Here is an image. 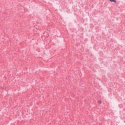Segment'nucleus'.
I'll use <instances>...</instances> for the list:
<instances>
[{"mask_svg":"<svg viewBox=\"0 0 125 125\" xmlns=\"http://www.w3.org/2000/svg\"><path fill=\"white\" fill-rule=\"evenodd\" d=\"M109 1H111V2H115V3H116V2H117V1H116V0H109Z\"/></svg>","mask_w":125,"mask_h":125,"instance_id":"1","label":"nucleus"},{"mask_svg":"<svg viewBox=\"0 0 125 125\" xmlns=\"http://www.w3.org/2000/svg\"><path fill=\"white\" fill-rule=\"evenodd\" d=\"M98 103H99V104H101V103H102V102L101 101V100H99L98 101Z\"/></svg>","mask_w":125,"mask_h":125,"instance_id":"2","label":"nucleus"}]
</instances>
